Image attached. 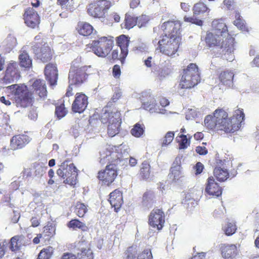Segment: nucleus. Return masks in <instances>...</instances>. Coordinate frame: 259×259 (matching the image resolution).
<instances>
[{"instance_id": "nucleus-17", "label": "nucleus", "mask_w": 259, "mask_h": 259, "mask_svg": "<svg viewBox=\"0 0 259 259\" xmlns=\"http://www.w3.org/2000/svg\"><path fill=\"white\" fill-rule=\"evenodd\" d=\"M30 141L29 136L24 134L16 135L10 140V148L13 151L24 148Z\"/></svg>"}, {"instance_id": "nucleus-2", "label": "nucleus", "mask_w": 259, "mask_h": 259, "mask_svg": "<svg viewBox=\"0 0 259 259\" xmlns=\"http://www.w3.org/2000/svg\"><path fill=\"white\" fill-rule=\"evenodd\" d=\"M221 38L219 34L214 32L207 33L205 37L206 45L209 47H215L219 54L224 55L227 60H233V55L231 54L234 50V39L229 37L222 42L221 45Z\"/></svg>"}, {"instance_id": "nucleus-58", "label": "nucleus", "mask_w": 259, "mask_h": 259, "mask_svg": "<svg viewBox=\"0 0 259 259\" xmlns=\"http://www.w3.org/2000/svg\"><path fill=\"white\" fill-rule=\"evenodd\" d=\"M204 168L203 165L200 162H197L195 166H194V169L195 171V174L196 175H199L203 170V169Z\"/></svg>"}, {"instance_id": "nucleus-14", "label": "nucleus", "mask_w": 259, "mask_h": 259, "mask_svg": "<svg viewBox=\"0 0 259 259\" xmlns=\"http://www.w3.org/2000/svg\"><path fill=\"white\" fill-rule=\"evenodd\" d=\"M20 77L18 64L15 61L8 63L3 78L4 82L6 84L10 83L18 80Z\"/></svg>"}, {"instance_id": "nucleus-60", "label": "nucleus", "mask_w": 259, "mask_h": 259, "mask_svg": "<svg viewBox=\"0 0 259 259\" xmlns=\"http://www.w3.org/2000/svg\"><path fill=\"white\" fill-rule=\"evenodd\" d=\"M172 72V70L171 65L167 64L165 65L164 67L163 68V76L164 77L165 75H169Z\"/></svg>"}, {"instance_id": "nucleus-3", "label": "nucleus", "mask_w": 259, "mask_h": 259, "mask_svg": "<svg viewBox=\"0 0 259 259\" xmlns=\"http://www.w3.org/2000/svg\"><path fill=\"white\" fill-rule=\"evenodd\" d=\"M91 65H80L79 60H74L71 63L68 73V83L79 87L84 83L90 75L93 73Z\"/></svg>"}, {"instance_id": "nucleus-36", "label": "nucleus", "mask_w": 259, "mask_h": 259, "mask_svg": "<svg viewBox=\"0 0 259 259\" xmlns=\"http://www.w3.org/2000/svg\"><path fill=\"white\" fill-rule=\"evenodd\" d=\"M213 173L218 180L221 182L226 181L229 177L227 170L220 167H216L213 170Z\"/></svg>"}, {"instance_id": "nucleus-10", "label": "nucleus", "mask_w": 259, "mask_h": 259, "mask_svg": "<svg viewBox=\"0 0 259 259\" xmlns=\"http://www.w3.org/2000/svg\"><path fill=\"white\" fill-rule=\"evenodd\" d=\"M118 175L117 165L114 163L107 165L103 170L99 171L97 178L102 185L110 186Z\"/></svg>"}, {"instance_id": "nucleus-29", "label": "nucleus", "mask_w": 259, "mask_h": 259, "mask_svg": "<svg viewBox=\"0 0 259 259\" xmlns=\"http://www.w3.org/2000/svg\"><path fill=\"white\" fill-rule=\"evenodd\" d=\"M19 64L21 67L29 69L32 67V60L28 53L25 51H21L19 55Z\"/></svg>"}, {"instance_id": "nucleus-25", "label": "nucleus", "mask_w": 259, "mask_h": 259, "mask_svg": "<svg viewBox=\"0 0 259 259\" xmlns=\"http://www.w3.org/2000/svg\"><path fill=\"white\" fill-rule=\"evenodd\" d=\"M25 237L23 235H16L10 240V248L13 251H18L25 244Z\"/></svg>"}, {"instance_id": "nucleus-59", "label": "nucleus", "mask_w": 259, "mask_h": 259, "mask_svg": "<svg viewBox=\"0 0 259 259\" xmlns=\"http://www.w3.org/2000/svg\"><path fill=\"white\" fill-rule=\"evenodd\" d=\"M196 152L200 155H206L208 151L204 146H197L196 147Z\"/></svg>"}, {"instance_id": "nucleus-50", "label": "nucleus", "mask_w": 259, "mask_h": 259, "mask_svg": "<svg viewBox=\"0 0 259 259\" xmlns=\"http://www.w3.org/2000/svg\"><path fill=\"white\" fill-rule=\"evenodd\" d=\"M184 20L185 22H191L198 26H201L203 24V21L202 20L198 19L194 17H188L187 16H185Z\"/></svg>"}, {"instance_id": "nucleus-22", "label": "nucleus", "mask_w": 259, "mask_h": 259, "mask_svg": "<svg viewBox=\"0 0 259 259\" xmlns=\"http://www.w3.org/2000/svg\"><path fill=\"white\" fill-rule=\"evenodd\" d=\"M205 192L208 195L216 197L220 196L222 193V189L212 177L208 178Z\"/></svg>"}, {"instance_id": "nucleus-6", "label": "nucleus", "mask_w": 259, "mask_h": 259, "mask_svg": "<svg viewBox=\"0 0 259 259\" xmlns=\"http://www.w3.org/2000/svg\"><path fill=\"white\" fill-rule=\"evenodd\" d=\"M77 169L70 159L64 160L57 170L58 176L64 179V183L74 186L77 182Z\"/></svg>"}, {"instance_id": "nucleus-28", "label": "nucleus", "mask_w": 259, "mask_h": 259, "mask_svg": "<svg viewBox=\"0 0 259 259\" xmlns=\"http://www.w3.org/2000/svg\"><path fill=\"white\" fill-rule=\"evenodd\" d=\"M67 226L68 228L72 229L73 230H75L77 229H80L83 232H87L89 230V228L85 224L77 219L71 220L67 223Z\"/></svg>"}, {"instance_id": "nucleus-57", "label": "nucleus", "mask_w": 259, "mask_h": 259, "mask_svg": "<svg viewBox=\"0 0 259 259\" xmlns=\"http://www.w3.org/2000/svg\"><path fill=\"white\" fill-rule=\"evenodd\" d=\"M28 4L32 6V8H37L41 5V0H26Z\"/></svg>"}, {"instance_id": "nucleus-26", "label": "nucleus", "mask_w": 259, "mask_h": 259, "mask_svg": "<svg viewBox=\"0 0 259 259\" xmlns=\"http://www.w3.org/2000/svg\"><path fill=\"white\" fill-rule=\"evenodd\" d=\"M56 234V228L52 223H49L44 227L42 233H40L45 241H49Z\"/></svg>"}, {"instance_id": "nucleus-39", "label": "nucleus", "mask_w": 259, "mask_h": 259, "mask_svg": "<svg viewBox=\"0 0 259 259\" xmlns=\"http://www.w3.org/2000/svg\"><path fill=\"white\" fill-rule=\"evenodd\" d=\"M193 11L194 15H198L205 12H209L210 10L204 3H198L194 5Z\"/></svg>"}, {"instance_id": "nucleus-51", "label": "nucleus", "mask_w": 259, "mask_h": 259, "mask_svg": "<svg viewBox=\"0 0 259 259\" xmlns=\"http://www.w3.org/2000/svg\"><path fill=\"white\" fill-rule=\"evenodd\" d=\"M122 96V92L119 88H116L114 90V94L111 98L113 102H117Z\"/></svg>"}, {"instance_id": "nucleus-9", "label": "nucleus", "mask_w": 259, "mask_h": 259, "mask_svg": "<svg viewBox=\"0 0 259 259\" xmlns=\"http://www.w3.org/2000/svg\"><path fill=\"white\" fill-rule=\"evenodd\" d=\"M112 6V2L108 0L94 1L89 5L88 13L90 16L95 18H104Z\"/></svg>"}, {"instance_id": "nucleus-42", "label": "nucleus", "mask_w": 259, "mask_h": 259, "mask_svg": "<svg viewBox=\"0 0 259 259\" xmlns=\"http://www.w3.org/2000/svg\"><path fill=\"white\" fill-rule=\"evenodd\" d=\"M68 111L65 107L64 103H61L60 105H56L55 108V115L57 117L60 119L64 117L67 113Z\"/></svg>"}, {"instance_id": "nucleus-21", "label": "nucleus", "mask_w": 259, "mask_h": 259, "mask_svg": "<svg viewBox=\"0 0 259 259\" xmlns=\"http://www.w3.org/2000/svg\"><path fill=\"white\" fill-rule=\"evenodd\" d=\"M162 210L160 209H154L149 218V224L153 228L160 230L162 229Z\"/></svg>"}, {"instance_id": "nucleus-38", "label": "nucleus", "mask_w": 259, "mask_h": 259, "mask_svg": "<svg viewBox=\"0 0 259 259\" xmlns=\"http://www.w3.org/2000/svg\"><path fill=\"white\" fill-rule=\"evenodd\" d=\"M88 206L83 203L78 201L75 206L74 212L78 217L82 218L88 212Z\"/></svg>"}, {"instance_id": "nucleus-4", "label": "nucleus", "mask_w": 259, "mask_h": 259, "mask_svg": "<svg viewBox=\"0 0 259 259\" xmlns=\"http://www.w3.org/2000/svg\"><path fill=\"white\" fill-rule=\"evenodd\" d=\"M7 89L11 90V95L17 107L25 108L32 105V93L24 84H12L7 87Z\"/></svg>"}, {"instance_id": "nucleus-31", "label": "nucleus", "mask_w": 259, "mask_h": 259, "mask_svg": "<svg viewBox=\"0 0 259 259\" xmlns=\"http://www.w3.org/2000/svg\"><path fill=\"white\" fill-rule=\"evenodd\" d=\"M233 73L227 70L225 71L220 74V79L224 85L231 87L233 84Z\"/></svg>"}, {"instance_id": "nucleus-63", "label": "nucleus", "mask_w": 259, "mask_h": 259, "mask_svg": "<svg viewBox=\"0 0 259 259\" xmlns=\"http://www.w3.org/2000/svg\"><path fill=\"white\" fill-rule=\"evenodd\" d=\"M31 226L33 227H36L40 224L39 220L36 217H32L30 220Z\"/></svg>"}, {"instance_id": "nucleus-20", "label": "nucleus", "mask_w": 259, "mask_h": 259, "mask_svg": "<svg viewBox=\"0 0 259 259\" xmlns=\"http://www.w3.org/2000/svg\"><path fill=\"white\" fill-rule=\"evenodd\" d=\"M109 201L116 212H118L123 204L122 193L119 190L116 189L110 193Z\"/></svg>"}, {"instance_id": "nucleus-12", "label": "nucleus", "mask_w": 259, "mask_h": 259, "mask_svg": "<svg viewBox=\"0 0 259 259\" xmlns=\"http://www.w3.org/2000/svg\"><path fill=\"white\" fill-rule=\"evenodd\" d=\"M180 40V35L176 34L168 38L163 37V53L168 56L174 55L179 47Z\"/></svg>"}, {"instance_id": "nucleus-16", "label": "nucleus", "mask_w": 259, "mask_h": 259, "mask_svg": "<svg viewBox=\"0 0 259 259\" xmlns=\"http://www.w3.org/2000/svg\"><path fill=\"white\" fill-rule=\"evenodd\" d=\"M46 79L50 85H55L58 78V70L56 63H49L44 69Z\"/></svg>"}, {"instance_id": "nucleus-64", "label": "nucleus", "mask_w": 259, "mask_h": 259, "mask_svg": "<svg viewBox=\"0 0 259 259\" xmlns=\"http://www.w3.org/2000/svg\"><path fill=\"white\" fill-rule=\"evenodd\" d=\"M182 9L185 12H188L190 10V6L187 3H182L181 4Z\"/></svg>"}, {"instance_id": "nucleus-47", "label": "nucleus", "mask_w": 259, "mask_h": 259, "mask_svg": "<svg viewBox=\"0 0 259 259\" xmlns=\"http://www.w3.org/2000/svg\"><path fill=\"white\" fill-rule=\"evenodd\" d=\"M236 230V225L232 223H228L227 227L224 229L225 234L228 236L233 235Z\"/></svg>"}, {"instance_id": "nucleus-15", "label": "nucleus", "mask_w": 259, "mask_h": 259, "mask_svg": "<svg viewBox=\"0 0 259 259\" xmlns=\"http://www.w3.org/2000/svg\"><path fill=\"white\" fill-rule=\"evenodd\" d=\"M88 97L85 94L77 93L71 105L72 111L73 113H83L88 105Z\"/></svg>"}, {"instance_id": "nucleus-32", "label": "nucleus", "mask_w": 259, "mask_h": 259, "mask_svg": "<svg viewBox=\"0 0 259 259\" xmlns=\"http://www.w3.org/2000/svg\"><path fill=\"white\" fill-rule=\"evenodd\" d=\"M137 19L136 17L133 16L130 14H125L123 23L121 26L126 29L130 30L137 25Z\"/></svg>"}, {"instance_id": "nucleus-53", "label": "nucleus", "mask_w": 259, "mask_h": 259, "mask_svg": "<svg viewBox=\"0 0 259 259\" xmlns=\"http://www.w3.org/2000/svg\"><path fill=\"white\" fill-rule=\"evenodd\" d=\"M113 76L116 78H119L121 75L120 67L119 65H114L112 68Z\"/></svg>"}, {"instance_id": "nucleus-18", "label": "nucleus", "mask_w": 259, "mask_h": 259, "mask_svg": "<svg viewBox=\"0 0 259 259\" xmlns=\"http://www.w3.org/2000/svg\"><path fill=\"white\" fill-rule=\"evenodd\" d=\"M181 25L178 22L167 21L163 23V27H164V35L163 37L168 38L174 34L180 35V29Z\"/></svg>"}, {"instance_id": "nucleus-61", "label": "nucleus", "mask_w": 259, "mask_h": 259, "mask_svg": "<svg viewBox=\"0 0 259 259\" xmlns=\"http://www.w3.org/2000/svg\"><path fill=\"white\" fill-rule=\"evenodd\" d=\"M140 4V0H131L130 2V7L131 9H134L137 8Z\"/></svg>"}, {"instance_id": "nucleus-44", "label": "nucleus", "mask_w": 259, "mask_h": 259, "mask_svg": "<svg viewBox=\"0 0 259 259\" xmlns=\"http://www.w3.org/2000/svg\"><path fill=\"white\" fill-rule=\"evenodd\" d=\"M78 259H94L93 253L90 248H84L81 250L77 254Z\"/></svg>"}, {"instance_id": "nucleus-23", "label": "nucleus", "mask_w": 259, "mask_h": 259, "mask_svg": "<svg viewBox=\"0 0 259 259\" xmlns=\"http://www.w3.org/2000/svg\"><path fill=\"white\" fill-rule=\"evenodd\" d=\"M221 249L222 256L226 259H233L238 253L235 244H223Z\"/></svg>"}, {"instance_id": "nucleus-52", "label": "nucleus", "mask_w": 259, "mask_h": 259, "mask_svg": "<svg viewBox=\"0 0 259 259\" xmlns=\"http://www.w3.org/2000/svg\"><path fill=\"white\" fill-rule=\"evenodd\" d=\"M165 139L164 141H163V145H168L170 144L173 140L174 138V133L172 132H168L166 133L165 136Z\"/></svg>"}, {"instance_id": "nucleus-41", "label": "nucleus", "mask_w": 259, "mask_h": 259, "mask_svg": "<svg viewBox=\"0 0 259 259\" xmlns=\"http://www.w3.org/2000/svg\"><path fill=\"white\" fill-rule=\"evenodd\" d=\"M54 252V249L52 246H48L43 248L38 254L37 259H50Z\"/></svg>"}, {"instance_id": "nucleus-45", "label": "nucleus", "mask_w": 259, "mask_h": 259, "mask_svg": "<svg viewBox=\"0 0 259 259\" xmlns=\"http://www.w3.org/2000/svg\"><path fill=\"white\" fill-rule=\"evenodd\" d=\"M136 19H137V25L139 28L146 27L149 21V17L144 14L136 17Z\"/></svg>"}, {"instance_id": "nucleus-27", "label": "nucleus", "mask_w": 259, "mask_h": 259, "mask_svg": "<svg viewBox=\"0 0 259 259\" xmlns=\"http://www.w3.org/2000/svg\"><path fill=\"white\" fill-rule=\"evenodd\" d=\"M120 123L119 118L112 119V121L108 126L107 133L109 136L114 137L119 133Z\"/></svg>"}, {"instance_id": "nucleus-8", "label": "nucleus", "mask_w": 259, "mask_h": 259, "mask_svg": "<svg viewBox=\"0 0 259 259\" xmlns=\"http://www.w3.org/2000/svg\"><path fill=\"white\" fill-rule=\"evenodd\" d=\"M200 81L198 68L195 64L191 63L184 69L180 85L182 88L190 89Z\"/></svg>"}, {"instance_id": "nucleus-55", "label": "nucleus", "mask_w": 259, "mask_h": 259, "mask_svg": "<svg viewBox=\"0 0 259 259\" xmlns=\"http://www.w3.org/2000/svg\"><path fill=\"white\" fill-rule=\"evenodd\" d=\"M152 57H148L147 58V59H146L144 61V64L147 67H153V70H154L155 71L156 69H157V66L155 65L154 63H153V64L152 65Z\"/></svg>"}, {"instance_id": "nucleus-24", "label": "nucleus", "mask_w": 259, "mask_h": 259, "mask_svg": "<svg viewBox=\"0 0 259 259\" xmlns=\"http://www.w3.org/2000/svg\"><path fill=\"white\" fill-rule=\"evenodd\" d=\"M76 30L80 35L84 36L91 35L94 31L96 32L93 26L86 22L80 21L78 22Z\"/></svg>"}, {"instance_id": "nucleus-1", "label": "nucleus", "mask_w": 259, "mask_h": 259, "mask_svg": "<svg viewBox=\"0 0 259 259\" xmlns=\"http://www.w3.org/2000/svg\"><path fill=\"white\" fill-rule=\"evenodd\" d=\"M228 113L223 109L216 110L213 115H208L205 118V126L209 130L224 131L227 133L237 131L244 119L242 110L237 109L231 118H228Z\"/></svg>"}, {"instance_id": "nucleus-13", "label": "nucleus", "mask_w": 259, "mask_h": 259, "mask_svg": "<svg viewBox=\"0 0 259 259\" xmlns=\"http://www.w3.org/2000/svg\"><path fill=\"white\" fill-rule=\"evenodd\" d=\"M23 19L25 24L32 29L38 28L40 22V16L38 13L31 7H28L25 9Z\"/></svg>"}, {"instance_id": "nucleus-5", "label": "nucleus", "mask_w": 259, "mask_h": 259, "mask_svg": "<svg viewBox=\"0 0 259 259\" xmlns=\"http://www.w3.org/2000/svg\"><path fill=\"white\" fill-rule=\"evenodd\" d=\"M114 45V37L112 36L99 37L88 45L92 52L97 56L105 58L109 56Z\"/></svg>"}, {"instance_id": "nucleus-19", "label": "nucleus", "mask_w": 259, "mask_h": 259, "mask_svg": "<svg viewBox=\"0 0 259 259\" xmlns=\"http://www.w3.org/2000/svg\"><path fill=\"white\" fill-rule=\"evenodd\" d=\"M33 94L37 95L39 98H45L47 96V90L46 82L43 79H36L31 85Z\"/></svg>"}, {"instance_id": "nucleus-46", "label": "nucleus", "mask_w": 259, "mask_h": 259, "mask_svg": "<svg viewBox=\"0 0 259 259\" xmlns=\"http://www.w3.org/2000/svg\"><path fill=\"white\" fill-rule=\"evenodd\" d=\"M235 20L234 21V24L238 28L243 30L245 29V21L242 18L239 13L236 12Z\"/></svg>"}, {"instance_id": "nucleus-11", "label": "nucleus", "mask_w": 259, "mask_h": 259, "mask_svg": "<svg viewBox=\"0 0 259 259\" xmlns=\"http://www.w3.org/2000/svg\"><path fill=\"white\" fill-rule=\"evenodd\" d=\"M32 50L37 59L44 63L50 62L53 58L54 52L47 42H36Z\"/></svg>"}, {"instance_id": "nucleus-62", "label": "nucleus", "mask_w": 259, "mask_h": 259, "mask_svg": "<svg viewBox=\"0 0 259 259\" xmlns=\"http://www.w3.org/2000/svg\"><path fill=\"white\" fill-rule=\"evenodd\" d=\"M61 259H77L76 256L71 253H65Z\"/></svg>"}, {"instance_id": "nucleus-7", "label": "nucleus", "mask_w": 259, "mask_h": 259, "mask_svg": "<svg viewBox=\"0 0 259 259\" xmlns=\"http://www.w3.org/2000/svg\"><path fill=\"white\" fill-rule=\"evenodd\" d=\"M116 45L120 48V53L117 49H114L109 56V59L113 62L119 60L122 65L125 63V59L128 54L130 37L124 34L116 37L114 40Z\"/></svg>"}, {"instance_id": "nucleus-49", "label": "nucleus", "mask_w": 259, "mask_h": 259, "mask_svg": "<svg viewBox=\"0 0 259 259\" xmlns=\"http://www.w3.org/2000/svg\"><path fill=\"white\" fill-rule=\"evenodd\" d=\"M151 252L149 249L144 250L137 256V259H152Z\"/></svg>"}, {"instance_id": "nucleus-48", "label": "nucleus", "mask_w": 259, "mask_h": 259, "mask_svg": "<svg viewBox=\"0 0 259 259\" xmlns=\"http://www.w3.org/2000/svg\"><path fill=\"white\" fill-rule=\"evenodd\" d=\"M181 138V140L179 141L180 143V148L185 149L189 145V142L187 138V136L184 135H182L179 137Z\"/></svg>"}, {"instance_id": "nucleus-40", "label": "nucleus", "mask_w": 259, "mask_h": 259, "mask_svg": "<svg viewBox=\"0 0 259 259\" xmlns=\"http://www.w3.org/2000/svg\"><path fill=\"white\" fill-rule=\"evenodd\" d=\"M138 250L134 246H131L127 248L123 253V259H136Z\"/></svg>"}, {"instance_id": "nucleus-56", "label": "nucleus", "mask_w": 259, "mask_h": 259, "mask_svg": "<svg viewBox=\"0 0 259 259\" xmlns=\"http://www.w3.org/2000/svg\"><path fill=\"white\" fill-rule=\"evenodd\" d=\"M109 19L111 21H113L114 22H119L120 20V17L117 12H112L109 16Z\"/></svg>"}, {"instance_id": "nucleus-35", "label": "nucleus", "mask_w": 259, "mask_h": 259, "mask_svg": "<svg viewBox=\"0 0 259 259\" xmlns=\"http://www.w3.org/2000/svg\"><path fill=\"white\" fill-rule=\"evenodd\" d=\"M150 175V165L147 161L142 163L139 171V176L143 180L148 179Z\"/></svg>"}, {"instance_id": "nucleus-33", "label": "nucleus", "mask_w": 259, "mask_h": 259, "mask_svg": "<svg viewBox=\"0 0 259 259\" xmlns=\"http://www.w3.org/2000/svg\"><path fill=\"white\" fill-rule=\"evenodd\" d=\"M115 118H119V113L112 112H108L106 110L101 115L100 120L103 124L110 123L112 119Z\"/></svg>"}, {"instance_id": "nucleus-30", "label": "nucleus", "mask_w": 259, "mask_h": 259, "mask_svg": "<svg viewBox=\"0 0 259 259\" xmlns=\"http://www.w3.org/2000/svg\"><path fill=\"white\" fill-rule=\"evenodd\" d=\"M212 27L214 29V33L219 35L222 36L227 31V27L226 24L223 22L222 20H213L212 22Z\"/></svg>"}, {"instance_id": "nucleus-54", "label": "nucleus", "mask_w": 259, "mask_h": 259, "mask_svg": "<svg viewBox=\"0 0 259 259\" xmlns=\"http://www.w3.org/2000/svg\"><path fill=\"white\" fill-rule=\"evenodd\" d=\"M73 86H74V84H71V83H69V85L67 87L66 92L64 96V97H70L74 95L73 89Z\"/></svg>"}, {"instance_id": "nucleus-37", "label": "nucleus", "mask_w": 259, "mask_h": 259, "mask_svg": "<svg viewBox=\"0 0 259 259\" xmlns=\"http://www.w3.org/2000/svg\"><path fill=\"white\" fill-rule=\"evenodd\" d=\"M145 131V125L143 123H137L131 130V134L136 138L141 137Z\"/></svg>"}, {"instance_id": "nucleus-43", "label": "nucleus", "mask_w": 259, "mask_h": 259, "mask_svg": "<svg viewBox=\"0 0 259 259\" xmlns=\"http://www.w3.org/2000/svg\"><path fill=\"white\" fill-rule=\"evenodd\" d=\"M154 198V194L152 191H147L143 195L142 203L143 205H148L153 202Z\"/></svg>"}, {"instance_id": "nucleus-34", "label": "nucleus", "mask_w": 259, "mask_h": 259, "mask_svg": "<svg viewBox=\"0 0 259 259\" xmlns=\"http://www.w3.org/2000/svg\"><path fill=\"white\" fill-rule=\"evenodd\" d=\"M181 158L177 157L175 158L171 168V174L174 176V179H177L181 174Z\"/></svg>"}]
</instances>
